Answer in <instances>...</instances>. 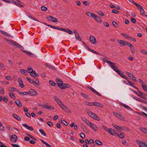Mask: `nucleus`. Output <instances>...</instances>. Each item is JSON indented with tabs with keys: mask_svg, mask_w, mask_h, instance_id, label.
I'll use <instances>...</instances> for the list:
<instances>
[{
	"mask_svg": "<svg viewBox=\"0 0 147 147\" xmlns=\"http://www.w3.org/2000/svg\"><path fill=\"white\" fill-rule=\"evenodd\" d=\"M32 72H33V73H32V74H30L31 76L36 77L39 76V75L35 71L33 70Z\"/></svg>",
	"mask_w": 147,
	"mask_h": 147,
	"instance_id": "24",
	"label": "nucleus"
},
{
	"mask_svg": "<svg viewBox=\"0 0 147 147\" xmlns=\"http://www.w3.org/2000/svg\"><path fill=\"white\" fill-rule=\"evenodd\" d=\"M33 70L32 68H29L27 69L26 71L27 72L29 73L30 74H32V73H33V72H32V71H33Z\"/></svg>",
	"mask_w": 147,
	"mask_h": 147,
	"instance_id": "46",
	"label": "nucleus"
},
{
	"mask_svg": "<svg viewBox=\"0 0 147 147\" xmlns=\"http://www.w3.org/2000/svg\"><path fill=\"white\" fill-rule=\"evenodd\" d=\"M22 125L25 128L30 131H33V129L32 127L29 126L26 124L23 123L22 124Z\"/></svg>",
	"mask_w": 147,
	"mask_h": 147,
	"instance_id": "16",
	"label": "nucleus"
},
{
	"mask_svg": "<svg viewBox=\"0 0 147 147\" xmlns=\"http://www.w3.org/2000/svg\"><path fill=\"white\" fill-rule=\"evenodd\" d=\"M15 102L18 106L20 107H21L22 106L21 103L19 100H16Z\"/></svg>",
	"mask_w": 147,
	"mask_h": 147,
	"instance_id": "29",
	"label": "nucleus"
},
{
	"mask_svg": "<svg viewBox=\"0 0 147 147\" xmlns=\"http://www.w3.org/2000/svg\"><path fill=\"white\" fill-rule=\"evenodd\" d=\"M45 24L51 28H52L54 29L58 30H60V28L54 26H52L50 25H48V24Z\"/></svg>",
	"mask_w": 147,
	"mask_h": 147,
	"instance_id": "34",
	"label": "nucleus"
},
{
	"mask_svg": "<svg viewBox=\"0 0 147 147\" xmlns=\"http://www.w3.org/2000/svg\"><path fill=\"white\" fill-rule=\"evenodd\" d=\"M8 62L10 66H11V67L13 66V63L11 60L10 59H9L8 60Z\"/></svg>",
	"mask_w": 147,
	"mask_h": 147,
	"instance_id": "59",
	"label": "nucleus"
},
{
	"mask_svg": "<svg viewBox=\"0 0 147 147\" xmlns=\"http://www.w3.org/2000/svg\"><path fill=\"white\" fill-rule=\"evenodd\" d=\"M4 93V89L2 87H0V93L1 94H3Z\"/></svg>",
	"mask_w": 147,
	"mask_h": 147,
	"instance_id": "51",
	"label": "nucleus"
},
{
	"mask_svg": "<svg viewBox=\"0 0 147 147\" xmlns=\"http://www.w3.org/2000/svg\"><path fill=\"white\" fill-rule=\"evenodd\" d=\"M59 30L67 32L70 34H73V32L70 29H65V28H60Z\"/></svg>",
	"mask_w": 147,
	"mask_h": 147,
	"instance_id": "15",
	"label": "nucleus"
},
{
	"mask_svg": "<svg viewBox=\"0 0 147 147\" xmlns=\"http://www.w3.org/2000/svg\"><path fill=\"white\" fill-rule=\"evenodd\" d=\"M95 142L97 145H99V146H102L103 144V143L102 142H101L99 140H95Z\"/></svg>",
	"mask_w": 147,
	"mask_h": 147,
	"instance_id": "39",
	"label": "nucleus"
},
{
	"mask_svg": "<svg viewBox=\"0 0 147 147\" xmlns=\"http://www.w3.org/2000/svg\"><path fill=\"white\" fill-rule=\"evenodd\" d=\"M121 34L124 37H125V38H127V39H129V38H130V36H128V35H127L126 34H125L123 33H121Z\"/></svg>",
	"mask_w": 147,
	"mask_h": 147,
	"instance_id": "54",
	"label": "nucleus"
},
{
	"mask_svg": "<svg viewBox=\"0 0 147 147\" xmlns=\"http://www.w3.org/2000/svg\"><path fill=\"white\" fill-rule=\"evenodd\" d=\"M18 82L19 83L20 86L22 88L24 87V86L23 84L22 80L21 78H19L18 79Z\"/></svg>",
	"mask_w": 147,
	"mask_h": 147,
	"instance_id": "20",
	"label": "nucleus"
},
{
	"mask_svg": "<svg viewBox=\"0 0 147 147\" xmlns=\"http://www.w3.org/2000/svg\"><path fill=\"white\" fill-rule=\"evenodd\" d=\"M111 63H109V64L111 67L113 69L115 67V66H114L115 64L113 62H111Z\"/></svg>",
	"mask_w": 147,
	"mask_h": 147,
	"instance_id": "53",
	"label": "nucleus"
},
{
	"mask_svg": "<svg viewBox=\"0 0 147 147\" xmlns=\"http://www.w3.org/2000/svg\"><path fill=\"white\" fill-rule=\"evenodd\" d=\"M140 129L142 132L145 133L147 134V128L141 127L140 128Z\"/></svg>",
	"mask_w": 147,
	"mask_h": 147,
	"instance_id": "31",
	"label": "nucleus"
},
{
	"mask_svg": "<svg viewBox=\"0 0 147 147\" xmlns=\"http://www.w3.org/2000/svg\"><path fill=\"white\" fill-rule=\"evenodd\" d=\"M12 116L15 119H16L20 121L21 120L20 117L17 115L15 114H12Z\"/></svg>",
	"mask_w": 147,
	"mask_h": 147,
	"instance_id": "28",
	"label": "nucleus"
},
{
	"mask_svg": "<svg viewBox=\"0 0 147 147\" xmlns=\"http://www.w3.org/2000/svg\"><path fill=\"white\" fill-rule=\"evenodd\" d=\"M89 41L92 44H95L96 43V40L95 38L92 35H90L89 37Z\"/></svg>",
	"mask_w": 147,
	"mask_h": 147,
	"instance_id": "7",
	"label": "nucleus"
},
{
	"mask_svg": "<svg viewBox=\"0 0 147 147\" xmlns=\"http://www.w3.org/2000/svg\"><path fill=\"white\" fill-rule=\"evenodd\" d=\"M9 94L10 97L13 99H15V96L12 93H9Z\"/></svg>",
	"mask_w": 147,
	"mask_h": 147,
	"instance_id": "61",
	"label": "nucleus"
},
{
	"mask_svg": "<svg viewBox=\"0 0 147 147\" xmlns=\"http://www.w3.org/2000/svg\"><path fill=\"white\" fill-rule=\"evenodd\" d=\"M113 113L117 117L120 119H121L122 120L123 119V118L121 115L115 112H113Z\"/></svg>",
	"mask_w": 147,
	"mask_h": 147,
	"instance_id": "18",
	"label": "nucleus"
},
{
	"mask_svg": "<svg viewBox=\"0 0 147 147\" xmlns=\"http://www.w3.org/2000/svg\"><path fill=\"white\" fill-rule=\"evenodd\" d=\"M28 17L29 18H31V19H32V20H35V21H36L37 22H39L38 20L37 19H36V18H34L33 17H32L31 16L28 15Z\"/></svg>",
	"mask_w": 147,
	"mask_h": 147,
	"instance_id": "52",
	"label": "nucleus"
},
{
	"mask_svg": "<svg viewBox=\"0 0 147 147\" xmlns=\"http://www.w3.org/2000/svg\"><path fill=\"white\" fill-rule=\"evenodd\" d=\"M42 107L45 109L53 110L54 107L50 105H42L41 106Z\"/></svg>",
	"mask_w": 147,
	"mask_h": 147,
	"instance_id": "11",
	"label": "nucleus"
},
{
	"mask_svg": "<svg viewBox=\"0 0 147 147\" xmlns=\"http://www.w3.org/2000/svg\"><path fill=\"white\" fill-rule=\"evenodd\" d=\"M85 103L86 105L89 106H94V102H86Z\"/></svg>",
	"mask_w": 147,
	"mask_h": 147,
	"instance_id": "41",
	"label": "nucleus"
},
{
	"mask_svg": "<svg viewBox=\"0 0 147 147\" xmlns=\"http://www.w3.org/2000/svg\"><path fill=\"white\" fill-rule=\"evenodd\" d=\"M0 32H1V34L6 36H8L9 37H11V35L9 34H8L7 33L3 31L0 30Z\"/></svg>",
	"mask_w": 147,
	"mask_h": 147,
	"instance_id": "27",
	"label": "nucleus"
},
{
	"mask_svg": "<svg viewBox=\"0 0 147 147\" xmlns=\"http://www.w3.org/2000/svg\"><path fill=\"white\" fill-rule=\"evenodd\" d=\"M28 93L31 96H35L37 95L36 91L33 89H30L28 92Z\"/></svg>",
	"mask_w": 147,
	"mask_h": 147,
	"instance_id": "12",
	"label": "nucleus"
},
{
	"mask_svg": "<svg viewBox=\"0 0 147 147\" xmlns=\"http://www.w3.org/2000/svg\"><path fill=\"white\" fill-rule=\"evenodd\" d=\"M140 13L141 15L142 16H145V11L143 9H142L141 11H140Z\"/></svg>",
	"mask_w": 147,
	"mask_h": 147,
	"instance_id": "47",
	"label": "nucleus"
},
{
	"mask_svg": "<svg viewBox=\"0 0 147 147\" xmlns=\"http://www.w3.org/2000/svg\"><path fill=\"white\" fill-rule=\"evenodd\" d=\"M103 62L107 63H111V61L108 60L107 58L106 57H105L103 59Z\"/></svg>",
	"mask_w": 147,
	"mask_h": 147,
	"instance_id": "37",
	"label": "nucleus"
},
{
	"mask_svg": "<svg viewBox=\"0 0 147 147\" xmlns=\"http://www.w3.org/2000/svg\"><path fill=\"white\" fill-rule=\"evenodd\" d=\"M118 136L121 139H123L125 138V134L123 133H121L120 134L118 135Z\"/></svg>",
	"mask_w": 147,
	"mask_h": 147,
	"instance_id": "38",
	"label": "nucleus"
},
{
	"mask_svg": "<svg viewBox=\"0 0 147 147\" xmlns=\"http://www.w3.org/2000/svg\"><path fill=\"white\" fill-rule=\"evenodd\" d=\"M1 82L3 85H6L9 84V82L6 81H1Z\"/></svg>",
	"mask_w": 147,
	"mask_h": 147,
	"instance_id": "55",
	"label": "nucleus"
},
{
	"mask_svg": "<svg viewBox=\"0 0 147 147\" xmlns=\"http://www.w3.org/2000/svg\"><path fill=\"white\" fill-rule=\"evenodd\" d=\"M5 40L9 44L12 45L15 47L20 49H24L22 46L13 40H9L7 39H5Z\"/></svg>",
	"mask_w": 147,
	"mask_h": 147,
	"instance_id": "2",
	"label": "nucleus"
},
{
	"mask_svg": "<svg viewBox=\"0 0 147 147\" xmlns=\"http://www.w3.org/2000/svg\"><path fill=\"white\" fill-rule=\"evenodd\" d=\"M16 3L15 4V5L19 6L20 7H23L24 6L23 5H21V2L19 0H16Z\"/></svg>",
	"mask_w": 147,
	"mask_h": 147,
	"instance_id": "21",
	"label": "nucleus"
},
{
	"mask_svg": "<svg viewBox=\"0 0 147 147\" xmlns=\"http://www.w3.org/2000/svg\"><path fill=\"white\" fill-rule=\"evenodd\" d=\"M59 106L63 110L65 111L67 113H71V111L69 109L64 105L62 103Z\"/></svg>",
	"mask_w": 147,
	"mask_h": 147,
	"instance_id": "5",
	"label": "nucleus"
},
{
	"mask_svg": "<svg viewBox=\"0 0 147 147\" xmlns=\"http://www.w3.org/2000/svg\"><path fill=\"white\" fill-rule=\"evenodd\" d=\"M80 137L83 139L85 138V135L82 133H81L80 134Z\"/></svg>",
	"mask_w": 147,
	"mask_h": 147,
	"instance_id": "57",
	"label": "nucleus"
},
{
	"mask_svg": "<svg viewBox=\"0 0 147 147\" xmlns=\"http://www.w3.org/2000/svg\"><path fill=\"white\" fill-rule=\"evenodd\" d=\"M94 106H96L101 107H104L103 105L96 102H94Z\"/></svg>",
	"mask_w": 147,
	"mask_h": 147,
	"instance_id": "25",
	"label": "nucleus"
},
{
	"mask_svg": "<svg viewBox=\"0 0 147 147\" xmlns=\"http://www.w3.org/2000/svg\"><path fill=\"white\" fill-rule=\"evenodd\" d=\"M20 71L22 74H23L26 75V72H27V71L25 70L22 69H20Z\"/></svg>",
	"mask_w": 147,
	"mask_h": 147,
	"instance_id": "42",
	"label": "nucleus"
},
{
	"mask_svg": "<svg viewBox=\"0 0 147 147\" xmlns=\"http://www.w3.org/2000/svg\"><path fill=\"white\" fill-rule=\"evenodd\" d=\"M112 24L113 25L115 26V27H117L118 26V24L115 22L113 21L112 22Z\"/></svg>",
	"mask_w": 147,
	"mask_h": 147,
	"instance_id": "62",
	"label": "nucleus"
},
{
	"mask_svg": "<svg viewBox=\"0 0 147 147\" xmlns=\"http://www.w3.org/2000/svg\"><path fill=\"white\" fill-rule=\"evenodd\" d=\"M88 16L89 17H91L93 18L95 14L90 12H87L86 13Z\"/></svg>",
	"mask_w": 147,
	"mask_h": 147,
	"instance_id": "17",
	"label": "nucleus"
},
{
	"mask_svg": "<svg viewBox=\"0 0 147 147\" xmlns=\"http://www.w3.org/2000/svg\"><path fill=\"white\" fill-rule=\"evenodd\" d=\"M102 127L103 129L104 130H105L106 131H107V132H108L109 129L107 128V127L103 125L102 126Z\"/></svg>",
	"mask_w": 147,
	"mask_h": 147,
	"instance_id": "60",
	"label": "nucleus"
},
{
	"mask_svg": "<svg viewBox=\"0 0 147 147\" xmlns=\"http://www.w3.org/2000/svg\"><path fill=\"white\" fill-rule=\"evenodd\" d=\"M76 39L78 40L81 41V39L80 38L79 34H77L76 35H75Z\"/></svg>",
	"mask_w": 147,
	"mask_h": 147,
	"instance_id": "44",
	"label": "nucleus"
},
{
	"mask_svg": "<svg viewBox=\"0 0 147 147\" xmlns=\"http://www.w3.org/2000/svg\"><path fill=\"white\" fill-rule=\"evenodd\" d=\"M19 93L21 95H27L29 94L28 92H19Z\"/></svg>",
	"mask_w": 147,
	"mask_h": 147,
	"instance_id": "35",
	"label": "nucleus"
},
{
	"mask_svg": "<svg viewBox=\"0 0 147 147\" xmlns=\"http://www.w3.org/2000/svg\"><path fill=\"white\" fill-rule=\"evenodd\" d=\"M117 42L120 45L122 46H128L130 42L122 40H118Z\"/></svg>",
	"mask_w": 147,
	"mask_h": 147,
	"instance_id": "4",
	"label": "nucleus"
},
{
	"mask_svg": "<svg viewBox=\"0 0 147 147\" xmlns=\"http://www.w3.org/2000/svg\"><path fill=\"white\" fill-rule=\"evenodd\" d=\"M9 91L10 92H19V90L17 88L13 87H10L9 89Z\"/></svg>",
	"mask_w": 147,
	"mask_h": 147,
	"instance_id": "19",
	"label": "nucleus"
},
{
	"mask_svg": "<svg viewBox=\"0 0 147 147\" xmlns=\"http://www.w3.org/2000/svg\"><path fill=\"white\" fill-rule=\"evenodd\" d=\"M137 7L138 9L140 11L143 9L142 7L140 5L136 3L135 5Z\"/></svg>",
	"mask_w": 147,
	"mask_h": 147,
	"instance_id": "43",
	"label": "nucleus"
},
{
	"mask_svg": "<svg viewBox=\"0 0 147 147\" xmlns=\"http://www.w3.org/2000/svg\"><path fill=\"white\" fill-rule=\"evenodd\" d=\"M88 125L90 126V127L94 131H96L97 130L98 127L94 124L90 122Z\"/></svg>",
	"mask_w": 147,
	"mask_h": 147,
	"instance_id": "10",
	"label": "nucleus"
},
{
	"mask_svg": "<svg viewBox=\"0 0 147 147\" xmlns=\"http://www.w3.org/2000/svg\"><path fill=\"white\" fill-rule=\"evenodd\" d=\"M49 83L50 85L52 86H55L56 85V84L52 80H50Z\"/></svg>",
	"mask_w": 147,
	"mask_h": 147,
	"instance_id": "45",
	"label": "nucleus"
},
{
	"mask_svg": "<svg viewBox=\"0 0 147 147\" xmlns=\"http://www.w3.org/2000/svg\"><path fill=\"white\" fill-rule=\"evenodd\" d=\"M127 46H128L130 47V50L131 53L133 54H134L135 52L134 47L130 43H129Z\"/></svg>",
	"mask_w": 147,
	"mask_h": 147,
	"instance_id": "14",
	"label": "nucleus"
},
{
	"mask_svg": "<svg viewBox=\"0 0 147 147\" xmlns=\"http://www.w3.org/2000/svg\"><path fill=\"white\" fill-rule=\"evenodd\" d=\"M81 119L86 124H87L88 125H89V124L90 122L89 121H88V120L86 119L85 118L81 117Z\"/></svg>",
	"mask_w": 147,
	"mask_h": 147,
	"instance_id": "23",
	"label": "nucleus"
},
{
	"mask_svg": "<svg viewBox=\"0 0 147 147\" xmlns=\"http://www.w3.org/2000/svg\"><path fill=\"white\" fill-rule=\"evenodd\" d=\"M118 67H115L113 69L118 73V72H119V71H120L118 69Z\"/></svg>",
	"mask_w": 147,
	"mask_h": 147,
	"instance_id": "56",
	"label": "nucleus"
},
{
	"mask_svg": "<svg viewBox=\"0 0 147 147\" xmlns=\"http://www.w3.org/2000/svg\"><path fill=\"white\" fill-rule=\"evenodd\" d=\"M118 74L120 76H121L127 80L129 79V78L126 76L124 75L123 74V73L122 72H121L120 70L119 71V72L118 73Z\"/></svg>",
	"mask_w": 147,
	"mask_h": 147,
	"instance_id": "26",
	"label": "nucleus"
},
{
	"mask_svg": "<svg viewBox=\"0 0 147 147\" xmlns=\"http://www.w3.org/2000/svg\"><path fill=\"white\" fill-rule=\"evenodd\" d=\"M41 10L43 11H46L47 10V8L44 6L41 7Z\"/></svg>",
	"mask_w": 147,
	"mask_h": 147,
	"instance_id": "58",
	"label": "nucleus"
},
{
	"mask_svg": "<svg viewBox=\"0 0 147 147\" xmlns=\"http://www.w3.org/2000/svg\"><path fill=\"white\" fill-rule=\"evenodd\" d=\"M47 19L49 21L53 22H58L57 19L52 16H48L47 17Z\"/></svg>",
	"mask_w": 147,
	"mask_h": 147,
	"instance_id": "6",
	"label": "nucleus"
},
{
	"mask_svg": "<svg viewBox=\"0 0 147 147\" xmlns=\"http://www.w3.org/2000/svg\"><path fill=\"white\" fill-rule=\"evenodd\" d=\"M87 112L89 116L93 119L98 121L100 120V118L95 113H92L89 110H88Z\"/></svg>",
	"mask_w": 147,
	"mask_h": 147,
	"instance_id": "3",
	"label": "nucleus"
},
{
	"mask_svg": "<svg viewBox=\"0 0 147 147\" xmlns=\"http://www.w3.org/2000/svg\"><path fill=\"white\" fill-rule=\"evenodd\" d=\"M143 89L145 91L147 92V86L145 84L142 86Z\"/></svg>",
	"mask_w": 147,
	"mask_h": 147,
	"instance_id": "48",
	"label": "nucleus"
},
{
	"mask_svg": "<svg viewBox=\"0 0 147 147\" xmlns=\"http://www.w3.org/2000/svg\"><path fill=\"white\" fill-rule=\"evenodd\" d=\"M21 49L22 51H23L24 53H26L27 55L30 56H32L33 55V54L31 53V52L27 51H24L23 50L24 49Z\"/></svg>",
	"mask_w": 147,
	"mask_h": 147,
	"instance_id": "22",
	"label": "nucleus"
},
{
	"mask_svg": "<svg viewBox=\"0 0 147 147\" xmlns=\"http://www.w3.org/2000/svg\"><path fill=\"white\" fill-rule=\"evenodd\" d=\"M56 102L57 103L59 106H60L63 103L61 101H60L59 99H58V100L57 101H56Z\"/></svg>",
	"mask_w": 147,
	"mask_h": 147,
	"instance_id": "63",
	"label": "nucleus"
},
{
	"mask_svg": "<svg viewBox=\"0 0 147 147\" xmlns=\"http://www.w3.org/2000/svg\"><path fill=\"white\" fill-rule=\"evenodd\" d=\"M39 131L41 133V134L43 135L44 136H46V134L45 132L43 131V130L42 129H40L39 130Z\"/></svg>",
	"mask_w": 147,
	"mask_h": 147,
	"instance_id": "49",
	"label": "nucleus"
},
{
	"mask_svg": "<svg viewBox=\"0 0 147 147\" xmlns=\"http://www.w3.org/2000/svg\"><path fill=\"white\" fill-rule=\"evenodd\" d=\"M107 132L109 133L112 135H114L115 134V131L111 128L109 129L108 131Z\"/></svg>",
	"mask_w": 147,
	"mask_h": 147,
	"instance_id": "32",
	"label": "nucleus"
},
{
	"mask_svg": "<svg viewBox=\"0 0 147 147\" xmlns=\"http://www.w3.org/2000/svg\"><path fill=\"white\" fill-rule=\"evenodd\" d=\"M131 20L132 22L133 23H135L136 22V19L133 17H131Z\"/></svg>",
	"mask_w": 147,
	"mask_h": 147,
	"instance_id": "64",
	"label": "nucleus"
},
{
	"mask_svg": "<svg viewBox=\"0 0 147 147\" xmlns=\"http://www.w3.org/2000/svg\"><path fill=\"white\" fill-rule=\"evenodd\" d=\"M18 137L16 135H12L10 138L11 141L12 142L15 143L17 141Z\"/></svg>",
	"mask_w": 147,
	"mask_h": 147,
	"instance_id": "13",
	"label": "nucleus"
},
{
	"mask_svg": "<svg viewBox=\"0 0 147 147\" xmlns=\"http://www.w3.org/2000/svg\"><path fill=\"white\" fill-rule=\"evenodd\" d=\"M139 147H147V145L143 142H140L139 144Z\"/></svg>",
	"mask_w": 147,
	"mask_h": 147,
	"instance_id": "33",
	"label": "nucleus"
},
{
	"mask_svg": "<svg viewBox=\"0 0 147 147\" xmlns=\"http://www.w3.org/2000/svg\"><path fill=\"white\" fill-rule=\"evenodd\" d=\"M121 105L128 110H132L131 109L129 106L122 103H121Z\"/></svg>",
	"mask_w": 147,
	"mask_h": 147,
	"instance_id": "36",
	"label": "nucleus"
},
{
	"mask_svg": "<svg viewBox=\"0 0 147 147\" xmlns=\"http://www.w3.org/2000/svg\"><path fill=\"white\" fill-rule=\"evenodd\" d=\"M93 19L98 23H101L102 22V20L100 17L96 14L95 15Z\"/></svg>",
	"mask_w": 147,
	"mask_h": 147,
	"instance_id": "9",
	"label": "nucleus"
},
{
	"mask_svg": "<svg viewBox=\"0 0 147 147\" xmlns=\"http://www.w3.org/2000/svg\"><path fill=\"white\" fill-rule=\"evenodd\" d=\"M88 49L90 51L92 52L93 53H95V54H97V55H100V53H98V52H96V51H94V50H92V49Z\"/></svg>",
	"mask_w": 147,
	"mask_h": 147,
	"instance_id": "50",
	"label": "nucleus"
},
{
	"mask_svg": "<svg viewBox=\"0 0 147 147\" xmlns=\"http://www.w3.org/2000/svg\"><path fill=\"white\" fill-rule=\"evenodd\" d=\"M120 130H123L126 131H129V129L126 127H121Z\"/></svg>",
	"mask_w": 147,
	"mask_h": 147,
	"instance_id": "30",
	"label": "nucleus"
},
{
	"mask_svg": "<svg viewBox=\"0 0 147 147\" xmlns=\"http://www.w3.org/2000/svg\"><path fill=\"white\" fill-rule=\"evenodd\" d=\"M40 140L47 147H51V146L48 143H47L46 142L43 140L41 139Z\"/></svg>",
	"mask_w": 147,
	"mask_h": 147,
	"instance_id": "40",
	"label": "nucleus"
},
{
	"mask_svg": "<svg viewBox=\"0 0 147 147\" xmlns=\"http://www.w3.org/2000/svg\"><path fill=\"white\" fill-rule=\"evenodd\" d=\"M126 74L131 79L134 81H137V80L135 79V77L132 74L127 71L126 72Z\"/></svg>",
	"mask_w": 147,
	"mask_h": 147,
	"instance_id": "8",
	"label": "nucleus"
},
{
	"mask_svg": "<svg viewBox=\"0 0 147 147\" xmlns=\"http://www.w3.org/2000/svg\"><path fill=\"white\" fill-rule=\"evenodd\" d=\"M56 80L58 87L61 89H64L70 87L69 85L63 84L62 80L59 78H56Z\"/></svg>",
	"mask_w": 147,
	"mask_h": 147,
	"instance_id": "1",
	"label": "nucleus"
}]
</instances>
